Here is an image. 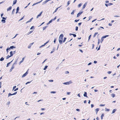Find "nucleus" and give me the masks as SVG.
<instances>
[{"label":"nucleus","mask_w":120,"mask_h":120,"mask_svg":"<svg viewBox=\"0 0 120 120\" xmlns=\"http://www.w3.org/2000/svg\"><path fill=\"white\" fill-rule=\"evenodd\" d=\"M72 83V82L70 81L69 82H67L63 83V84L64 85H69Z\"/></svg>","instance_id":"nucleus-1"},{"label":"nucleus","mask_w":120,"mask_h":120,"mask_svg":"<svg viewBox=\"0 0 120 120\" xmlns=\"http://www.w3.org/2000/svg\"><path fill=\"white\" fill-rule=\"evenodd\" d=\"M13 95V94H11V93H9V94H8V97H9L10 96H11V95Z\"/></svg>","instance_id":"nucleus-33"},{"label":"nucleus","mask_w":120,"mask_h":120,"mask_svg":"<svg viewBox=\"0 0 120 120\" xmlns=\"http://www.w3.org/2000/svg\"><path fill=\"white\" fill-rule=\"evenodd\" d=\"M63 40V39H62V38H59V42L60 44V45H61L62 44Z\"/></svg>","instance_id":"nucleus-2"},{"label":"nucleus","mask_w":120,"mask_h":120,"mask_svg":"<svg viewBox=\"0 0 120 120\" xmlns=\"http://www.w3.org/2000/svg\"><path fill=\"white\" fill-rule=\"evenodd\" d=\"M15 48V46H11L10 47V48H10V49H12L14 48Z\"/></svg>","instance_id":"nucleus-21"},{"label":"nucleus","mask_w":120,"mask_h":120,"mask_svg":"<svg viewBox=\"0 0 120 120\" xmlns=\"http://www.w3.org/2000/svg\"><path fill=\"white\" fill-rule=\"evenodd\" d=\"M10 56H12L13 55V52L12 51H11L10 52Z\"/></svg>","instance_id":"nucleus-17"},{"label":"nucleus","mask_w":120,"mask_h":120,"mask_svg":"<svg viewBox=\"0 0 120 120\" xmlns=\"http://www.w3.org/2000/svg\"><path fill=\"white\" fill-rule=\"evenodd\" d=\"M92 18V16H90L89 18V19L88 20H90V19L91 18Z\"/></svg>","instance_id":"nucleus-58"},{"label":"nucleus","mask_w":120,"mask_h":120,"mask_svg":"<svg viewBox=\"0 0 120 120\" xmlns=\"http://www.w3.org/2000/svg\"><path fill=\"white\" fill-rule=\"evenodd\" d=\"M33 19V18H31L28 21H27V22L26 23V24H27L28 23H29L30 22H31L32 20Z\"/></svg>","instance_id":"nucleus-12"},{"label":"nucleus","mask_w":120,"mask_h":120,"mask_svg":"<svg viewBox=\"0 0 120 120\" xmlns=\"http://www.w3.org/2000/svg\"><path fill=\"white\" fill-rule=\"evenodd\" d=\"M55 48L54 47H53L52 50L51 52L50 53L51 54L53 53L55 51Z\"/></svg>","instance_id":"nucleus-10"},{"label":"nucleus","mask_w":120,"mask_h":120,"mask_svg":"<svg viewBox=\"0 0 120 120\" xmlns=\"http://www.w3.org/2000/svg\"><path fill=\"white\" fill-rule=\"evenodd\" d=\"M105 111H109L110 110V109H106V108H105Z\"/></svg>","instance_id":"nucleus-31"},{"label":"nucleus","mask_w":120,"mask_h":120,"mask_svg":"<svg viewBox=\"0 0 120 120\" xmlns=\"http://www.w3.org/2000/svg\"><path fill=\"white\" fill-rule=\"evenodd\" d=\"M16 86H14V87H13V89L12 90H14L16 88Z\"/></svg>","instance_id":"nucleus-52"},{"label":"nucleus","mask_w":120,"mask_h":120,"mask_svg":"<svg viewBox=\"0 0 120 120\" xmlns=\"http://www.w3.org/2000/svg\"><path fill=\"white\" fill-rule=\"evenodd\" d=\"M51 93H53L55 94L56 93V92L55 91H51L50 92Z\"/></svg>","instance_id":"nucleus-50"},{"label":"nucleus","mask_w":120,"mask_h":120,"mask_svg":"<svg viewBox=\"0 0 120 120\" xmlns=\"http://www.w3.org/2000/svg\"><path fill=\"white\" fill-rule=\"evenodd\" d=\"M45 45H44H44H41V46H40L39 47V48H41V47H43L44 46H45Z\"/></svg>","instance_id":"nucleus-55"},{"label":"nucleus","mask_w":120,"mask_h":120,"mask_svg":"<svg viewBox=\"0 0 120 120\" xmlns=\"http://www.w3.org/2000/svg\"><path fill=\"white\" fill-rule=\"evenodd\" d=\"M98 32H96V33H94V35L93 37H95L96 36V35L97 34H98Z\"/></svg>","instance_id":"nucleus-30"},{"label":"nucleus","mask_w":120,"mask_h":120,"mask_svg":"<svg viewBox=\"0 0 120 120\" xmlns=\"http://www.w3.org/2000/svg\"><path fill=\"white\" fill-rule=\"evenodd\" d=\"M104 116V114L103 113L101 115V120L103 118V117Z\"/></svg>","instance_id":"nucleus-24"},{"label":"nucleus","mask_w":120,"mask_h":120,"mask_svg":"<svg viewBox=\"0 0 120 120\" xmlns=\"http://www.w3.org/2000/svg\"><path fill=\"white\" fill-rule=\"evenodd\" d=\"M42 12V11L40 12V13L38 15V16L39 17L41 15Z\"/></svg>","instance_id":"nucleus-27"},{"label":"nucleus","mask_w":120,"mask_h":120,"mask_svg":"<svg viewBox=\"0 0 120 120\" xmlns=\"http://www.w3.org/2000/svg\"><path fill=\"white\" fill-rule=\"evenodd\" d=\"M49 40H48L47 41L46 43H45L44 44L45 45L47 43H49Z\"/></svg>","instance_id":"nucleus-35"},{"label":"nucleus","mask_w":120,"mask_h":120,"mask_svg":"<svg viewBox=\"0 0 120 120\" xmlns=\"http://www.w3.org/2000/svg\"><path fill=\"white\" fill-rule=\"evenodd\" d=\"M111 96L113 98H114L115 97V95L114 94H112L111 95Z\"/></svg>","instance_id":"nucleus-25"},{"label":"nucleus","mask_w":120,"mask_h":120,"mask_svg":"<svg viewBox=\"0 0 120 120\" xmlns=\"http://www.w3.org/2000/svg\"><path fill=\"white\" fill-rule=\"evenodd\" d=\"M18 90V88H17L16 89H14V91H15Z\"/></svg>","instance_id":"nucleus-48"},{"label":"nucleus","mask_w":120,"mask_h":120,"mask_svg":"<svg viewBox=\"0 0 120 120\" xmlns=\"http://www.w3.org/2000/svg\"><path fill=\"white\" fill-rule=\"evenodd\" d=\"M87 2H86L85 4H84L83 6V7L82 8V9H84L85 8V7L86 6L87 4Z\"/></svg>","instance_id":"nucleus-6"},{"label":"nucleus","mask_w":120,"mask_h":120,"mask_svg":"<svg viewBox=\"0 0 120 120\" xmlns=\"http://www.w3.org/2000/svg\"><path fill=\"white\" fill-rule=\"evenodd\" d=\"M4 58L3 57H2L0 59V61H2L4 60Z\"/></svg>","instance_id":"nucleus-28"},{"label":"nucleus","mask_w":120,"mask_h":120,"mask_svg":"<svg viewBox=\"0 0 120 120\" xmlns=\"http://www.w3.org/2000/svg\"><path fill=\"white\" fill-rule=\"evenodd\" d=\"M83 12V11H81V12H80V11L78 13L77 15V17H79L80 15H81V14H82V13Z\"/></svg>","instance_id":"nucleus-5"},{"label":"nucleus","mask_w":120,"mask_h":120,"mask_svg":"<svg viewBox=\"0 0 120 120\" xmlns=\"http://www.w3.org/2000/svg\"><path fill=\"white\" fill-rule=\"evenodd\" d=\"M53 20H52H52H50L49 21V22L50 23L51 22H52V21H53Z\"/></svg>","instance_id":"nucleus-64"},{"label":"nucleus","mask_w":120,"mask_h":120,"mask_svg":"<svg viewBox=\"0 0 120 120\" xmlns=\"http://www.w3.org/2000/svg\"><path fill=\"white\" fill-rule=\"evenodd\" d=\"M82 4L81 3H80L78 4V8H79L81 6Z\"/></svg>","instance_id":"nucleus-26"},{"label":"nucleus","mask_w":120,"mask_h":120,"mask_svg":"<svg viewBox=\"0 0 120 120\" xmlns=\"http://www.w3.org/2000/svg\"><path fill=\"white\" fill-rule=\"evenodd\" d=\"M116 109H114L112 111V112L111 114H112L113 113H114L116 111Z\"/></svg>","instance_id":"nucleus-13"},{"label":"nucleus","mask_w":120,"mask_h":120,"mask_svg":"<svg viewBox=\"0 0 120 120\" xmlns=\"http://www.w3.org/2000/svg\"><path fill=\"white\" fill-rule=\"evenodd\" d=\"M15 9H14L13 10H12V14H13L14 12H15Z\"/></svg>","instance_id":"nucleus-34"},{"label":"nucleus","mask_w":120,"mask_h":120,"mask_svg":"<svg viewBox=\"0 0 120 120\" xmlns=\"http://www.w3.org/2000/svg\"><path fill=\"white\" fill-rule=\"evenodd\" d=\"M28 74V72H27V71L22 76V77L23 78L25 77Z\"/></svg>","instance_id":"nucleus-4"},{"label":"nucleus","mask_w":120,"mask_h":120,"mask_svg":"<svg viewBox=\"0 0 120 120\" xmlns=\"http://www.w3.org/2000/svg\"><path fill=\"white\" fill-rule=\"evenodd\" d=\"M71 2L70 0H69L68 1L67 6H68L70 4V2Z\"/></svg>","instance_id":"nucleus-23"},{"label":"nucleus","mask_w":120,"mask_h":120,"mask_svg":"<svg viewBox=\"0 0 120 120\" xmlns=\"http://www.w3.org/2000/svg\"><path fill=\"white\" fill-rule=\"evenodd\" d=\"M19 7H17V8L16 10V11H19Z\"/></svg>","instance_id":"nucleus-41"},{"label":"nucleus","mask_w":120,"mask_h":120,"mask_svg":"<svg viewBox=\"0 0 120 120\" xmlns=\"http://www.w3.org/2000/svg\"><path fill=\"white\" fill-rule=\"evenodd\" d=\"M48 67V66H47V65L45 66L44 68L43 69V70H46V69Z\"/></svg>","instance_id":"nucleus-29"},{"label":"nucleus","mask_w":120,"mask_h":120,"mask_svg":"<svg viewBox=\"0 0 120 120\" xmlns=\"http://www.w3.org/2000/svg\"><path fill=\"white\" fill-rule=\"evenodd\" d=\"M64 35L63 34H61L59 37V38L63 39Z\"/></svg>","instance_id":"nucleus-9"},{"label":"nucleus","mask_w":120,"mask_h":120,"mask_svg":"<svg viewBox=\"0 0 120 120\" xmlns=\"http://www.w3.org/2000/svg\"><path fill=\"white\" fill-rule=\"evenodd\" d=\"M31 81H31L30 82H27L26 83H25V84L26 85H27L29 83H30L31 82Z\"/></svg>","instance_id":"nucleus-42"},{"label":"nucleus","mask_w":120,"mask_h":120,"mask_svg":"<svg viewBox=\"0 0 120 120\" xmlns=\"http://www.w3.org/2000/svg\"><path fill=\"white\" fill-rule=\"evenodd\" d=\"M23 61H22V60H21L20 61L19 63V65H20V64L22 63Z\"/></svg>","instance_id":"nucleus-61"},{"label":"nucleus","mask_w":120,"mask_h":120,"mask_svg":"<svg viewBox=\"0 0 120 120\" xmlns=\"http://www.w3.org/2000/svg\"><path fill=\"white\" fill-rule=\"evenodd\" d=\"M78 26H76V27L75 30L76 31L78 30Z\"/></svg>","instance_id":"nucleus-47"},{"label":"nucleus","mask_w":120,"mask_h":120,"mask_svg":"<svg viewBox=\"0 0 120 120\" xmlns=\"http://www.w3.org/2000/svg\"><path fill=\"white\" fill-rule=\"evenodd\" d=\"M12 8V7L11 6H10L7 9V11H8L10 10Z\"/></svg>","instance_id":"nucleus-14"},{"label":"nucleus","mask_w":120,"mask_h":120,"mask_svg":"<svg viewBox=\"0 0 120 120\" xmlns=\"http://www.w3.org/2000/svg\"><path fill=\"white\" fill-rule=\"evenodd\" d=\"M105 105L101 104L99 105V106H104Z\"/></svg>","instance_id":"nucleus-53"},{"label":"nucleus","mask_w":120,"mask_h":120,"mask_svg":"<svg viewBox=\"0 0 120 120\" xmlns=\"http://www.w3.org/2000/svg\"><path fill=\"white\" fill-rule=\"evenodd\" d=\"M109 36V35H105L104 36L102 37V38H103L104 39V38H106V37H108Z\"/></svg>","instance_id":"nucleus-16"},{"label":"nucleus","mask_w":120,"mask_h":120,"mask_svg":"<svg viewBox=\"0 0 120 120\" xmlns=\"http://www.w3.org/2000/svg\"><path fill=\"white\" fill-rule=\"evenodd\" d=\"M69 72L68 71H65V73L66 74H68L69 73Z\"/></svg>","instance_id":"nucleus-56"},{"label":"nucleus","mask_w":120,"mask_h":120,"mask_svg":"<svg viewBox=\"0 0 120 120\" xmlns=\"http://www.w3.org/2000/svg\"><path fill=\"white\" fill-rule=\"evenodd\" d=\"M113 4L111 3H109L108 4V6H110L111 5Z\"/></svg>","instance_id":"nucleus-46"},{"label":"nucleus","mask_w":120,"mask_h":120,"mask_svg":"<svg viewBox=\"0 0 120 120\" xmlns=\"http://www.w3.org/2000/svg\"><path fill=\"white\" fill-rule=\"evenodd\" d=\"M34 43L33 42L32 43H30L29 45H28V48H31V47L32 45L34 44Z\"/></svg>","instance_id":"nucleus-7"},{"label":"nucleus","mask_w":120,"mask_h":120,"mask_svg":"<svg viewBox=\"0 0 120 120\" xmlns=\"http://www.w3.org/2000/svg\"><path fill=\"white\" fill-rule=\"evenodd\" d=\"M95 110L96 112V114H97L99 110V108H97L95 109Z\"/></svg>","instance_id":"nucleus-20"},{"label":"nucleus","mask_w":120,"mask_h":120,"mask_svg":"<svg viewBox=\"0 0 120 120\" xmlns=\"http://www.w3.org/2000/svg\"><path fill=\"white\" fill-rule=\"evenodd\" d=\"M17 1V0H14L13 1V5H14V4H15L16 3Z\"/></svg>","instance_id":"nucleus-22"},{"label":"nucleus","mask_w":120,"mask_h":120,"mask_svg":"<svg viewBox=\"0 0 120 120\" xmlns=\"http://www.w3.org/2000/svg\"><path fill=\"white\" fill-rule=\"evenodd\" d=\"M9 49H10V48H8L6 50L7 52H8V50Z\"/></svg>","instance_id":"nucleus-43"},{"label":"nucleus","mask_w":120,"mask_h":120,"mask_svg":"<svg viewBox=\"0 0 120 120\" xmlns=\"http://www.w3.org/2000/svg\"><path fill=\"white\" fill-rule=\"evenodd\" d=\"M75 11V10H73V11H72L71 13V15H73L74 14V11Z\"/></svg>","instance_id":"nucleus-44"},{"label":"nucleus","mask_w":120,"mask_h":120,"mask_svg":"<svg viewBox=\"0 0 120 120\" xmlns=\"http://www.w3.org/2000/svg\"><path fill=\"white\" fill-rule=\"evenodd\" d=\"M17 62L16 61L12 65L14 66L16 64H17V63H16V62Z\"/></svg>","instance_id":"nucleus-45"},{"label":"nucleus","mask_w":120,"mask_h":120,"mask_svg":"<svg viewBox=\"0 0 120 120\" xmlns=\"http://www.w3.org/2000/svg\"><path fill=\"white\" fill-rule=\"evenodd\" d=\"M83 96L85 97L88 98V97L87 96V93L86 92H84V94H83Z\"/></svg>","instance_id":"nucleus-11"},{"label":"nucleus","mask_w":120,"mask_h":120,"mask_svg":"<svg viewBox=\"0 0 120 120\" xmlns=\"http://www.w3.org/2000/svg\"><path fill=\"white\" fill-rule=\"evenodd\" d=\"M24 18V16H23L22 18L19 20V21H20V20H22Z\"/></svg>","instance_id":"nucleus-59"},{"label":"nucleus","mask_w":120,"mask_h":120,"mask_svg":"<svg viewBox=\"0 0 120 120\" xmlns=\"http://www.w3.org/2000/svg\"><path fill=\"white\" fill-rule=\"evenodd\" d=\"M11 56H9V55H8L7 57H6V59H8L9 58L11 57Z\"/></svg>","instance_id":"nucleus-36"},{"label":"nucleus","mask_w":120,"mask_h":120,"mask_svg":"<svg viewBox=\"0 0 120 120\" xmlns=\"http://www.w3.org/2000/svg\"><path fill=\"white\" fill-rule=\"evenodd\" d=\"M2 18L3 19H2L1 20V22H2L3 23H5L6 22L5 20L6 19L4 17H3Z\"/></svg>","instance_id":"nucleus-3"},{"label":"nucleus","mask_w":120,"mask_h":120,"mask_svg":"<svg viewBox=\"0 0 120 120\" xmlns=\"http://www.w3.org/2000/svg\"><path fill=\"white\" fill-rule=\"evenodd\" d=\"M47 2H48L47 1V0H46L43 2L42 5H44V4H45Z\"/></svg>","instance_id":"nucleus-19"},{"label":"nucleus","mask_w":120,"mask_h":120,"mask_svg":"<svg viewBox=\"0 0 120 120\" xmlns=\"http://www.w3.org/2000/svg\"><path fill=\"white\" fill-rule=\"evenodd\" d=\"M34 26H32L31 27V28H30V30L33 29V28H34Z\"/></svg>","instance_id":"nucleus-57"},{"label":"nucleus","mask_w":120,"mask_h":120,"mask_svg":"<svg viewBox=\"0 0 120 120\" xmlns=\"http://www.w3.org/2000/svg\"><path fill=\"white\" fill-rule=\"evenodd\" d=\"M56 17H57L56 16L54 19H52L53 21H54L56 19Z\"/></svg>","instance_id":"nucleus-62"},{"label":"nucleus","mask_w":120,"mask_h":120,"mask_svg":"<svg viewBox=\"0 0 120 120\" xmlns=\"http://www.w3.org/2000/svg\"><path fill=\"white\" fill-rule=\"evenodd\" d=\"M59 8H59H56V9H55V11H54V12H56V11H57V10Z\"/></svg>","instance_id":"nucleus-39"},{"label":"nucleus","mask_w":120,"mask_h":120,"mask_svg":"<svg viewBox=\"0 0 120 120\" xmlns=\"http://www.w3.org/2000/svg\"><path fill=\"white\" fill-rule=\"evenodd\" d=\"M14 68H15L14 66L13 65H12L11 68L10 69V71H9L10 72H11V71H12V70L13 69H14Z\"/></svg>","instance_id":"nucleus-8"},{"label":"nucleus","mask_w":120,"mask_h":120,"mask_svg":"<svg viewBox=\"0 0 120 120\" xmlns=\"http://www.w3.org/2000/svg\"><path fill=\"white\" fill-rule=\"evenodd\" d=\"M66 39H67V38H66L64 37V40L63 41V42L64 43L65 42V41L66 40Z\"/></svg>","instance_id":"nucleus-32"},{"label":"nucleus","mask_w":120,"mask_h":120,"mask_svg":"<svg viewBox=\"0 0 120 120\" xmlns=\"http://www.w3.org/2000/svg\"><path fill=\"white\" fill-rule=\"evenodd\" d=\"M12 61H11V62H9L7 64V66H6V67H8L9 65L11 64V63L12 62Z\"/></svg>","instance_id":"nucleus-18"},{"label":"nucleus","mask_w":120,"mask_h":120,"mask_svg":"<svg viewBox=\"0 0 120 120\" xmlns=\"http://www.w3.org/2000/svg\"><path fill=\"white\" fill-rule=\"evenodd\" d=\"M76 111H78V112H79V111H80V109H76Z\"/></svg>","instance_id":"nucleus-63"},{"label":"nucleus","mask_w":120,"mask_h":120,"mask_svg":"<svg viewBox=\"0 0 120 120\" xmlns=\"http://www.w3.org/2000/svg\"><path fill=\"white\" fill-rule=\"evenodd\" d=\"M101 43H102L104 40V39L103 38H102V37H101Z\"/></svg>","instance_id":"nucleus-38"},{"label":"nucleus","mask_w":120,"mask_h":120,"mask_svg":"<svg viewBox=\"0 0 120 120\" xmlns=\"http://www.w3.org/2000/svg\"><path fill=\"white\" fill-rule=\"evenodd\" d=\"M82 24V22H80L78 23V26H80Z\"/></svg>","instance_id":"nucleus-60"},{"label":"nucleus","mask_w":120,"mask_h":120,"mask_svg":"<svg viewBox=\"0 0 120 120\" xmlns=\"http://www.w3.org/2000/svg\"><path fill=\"white\" fill-rule=\"evenodd\" d=\"M79 19L77 20L76 19L75 20V22H77L79 20Z\"/></svg>","instance_id":"nucleus-49"},{"label":"nucleus","mask_w":120,"mask_h":120,"mask_svg":"<svg viewBox=\"0 0 120 120\" xmlns=\"http://www.w3.org/2000/svg\"><path fill=\"white\" fill-rule=\"evenodd\" d=\"M33 32V31L32 30V31H30V32H28V35L31 34V33H32Z\"/></svg>","instance_id":"nucleus-37"},{"label":"nucleus","mask_w":120,"mask_h":120,"mask_svg":"<svg viewBox=\"0 0 120 120\" xmlns=\"http://www.w3.org/2000/svg\"><path fill=\"white\" fill-rule=\"evenodd\" d=\"M42 0H41V1H39V2H37V3H36L34 4H33L32 6H33L34 5H35L36 4H38V3H41V2Z\"/></svg>","instance_id":"nucleus-15"},{"label":"nucleus","mask_w":120,"mask_h":120,"mask_svg":"<svg viewBox=\"0 0 120 120\" xmlns=\"http://www.w3.org/2000/svg\"><path fill=\"white\" fill-rule=\"evenodd\" d=\"M91 35H90L89 36V37L88 41H89V40L90 39V38L91 37Z\"/></svg>","instance_id":"nucleus-51"},{"label":"nucleus","mask_w":120,"mask_h":120,"mask_svg":"<svg viewBox=\"0 0 120 120\" xmlns=\"http://www.w3.org/2000/svg\"><path fill=\"white\" fill-rule=\"evenodd\" d=\"M112 73V71H108V72L107 73L109 74H110Z\"/></svg>","instance_id":"nucleus-54"},{"label":"nucleus","mask_w":120,"mask_h":120,"mask_svg":"<svg viewBox=\"0 0 120 120\" xmlns=\"http://www.w3.org/2000/svg\"><path fill=\"white\" fill-rule=\"evenodd\" d=\"M47 27V26H45L44 27H43V30H45V29Z\"/></svg>","instance_id":"nucleus-40"}]
</instances>
